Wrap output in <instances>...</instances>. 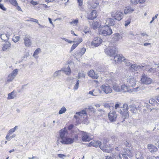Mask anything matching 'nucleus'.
I'll use <instances>...</instances> for the list:
<instances>
[{
	"instance_id": "obj_5",
	"label": "nucleus",
	"mask_w": 159,
	"mask_h": 159,
	"mask_svg": "<svg viewBox=\"0 0 159 159\" xmlns=\"http://www.w3.org/2000/svg\"><path fill=\"white\" fill-rule=\"evenodd\" d=\"M100 88L106 94L111 93L112 92V88L107 84L102 85L100 87Z\"/></svg>"
},
{
	"instance_id": "obj_26",
	"label": "nucleus",
	"mask_w": 159,
	"mask_h": 159,
	"mask_svg": "<svg viewBox=\"0 0 159 159\" xmlns=\"http://www.w3.org/2000/svg\"><path fill=\"white\" fill-rule=\"evenodd\" d=\"M112 86L113 90L116 92H118L121 91L120 87L117 84L114 83L112 84Z\"/></svg>"
},
{
	"instance_id": "obj_55",
	"label": "nucleus",
	"mask_w": 159,
	"mask_h": 159,
	"mask_svg": "<svg viewBox=\"0 0 159 159\" xmlns=\"http://www.w3.org/2000/svg\"><path fill=\"white\" fill-rule=\"evenodd\" d=\"M0 8L4 11L6 10V9L4 6L1 3H0Z\"/></svg>"
},
{
	"instance_id": "obj_3",
	"label": "nucleus",
	"mask_w": 159,
	"mask_h": 159,
	"mask_svg": "<svg viewBox=\"0 0 159 159\" xmlns=\"http://www.w3.org/2000/svg\"><path fill=\"white\" fill-rule=\"evenodd\" d=\"M116 48L115 47H109L105 49V52L109 56L114 57L116 52Z\"/></svg>"
},
{
	"instance_id": "obj_41",
	"label": "nucleus",
	"mask_w": 159,
	"mask_h": 159,
	"mask_svg": "<svg viewBox=\"0 0 159 159\" xmlns=\"http://www.w3.org/2000/svg\"><path fill=\"white\" fill-rule=\"evenodd\" d=\"M41 52V50L40 48L37 49L34 51L33 56L36 57L35 56L39 54V52Z\"/></svg>"
},
{
	"instance_id": "obj_56",
	"label": "nucleus",
	"mask_w": 159,
	"mask_h": 159,
	"mask_svg": "<svg viewBox=\"0 0 159 159\" xmlns=\"http://www.w3.org/2000/svg\"><path fill=\"white\" fill-rule=\"evenodd\" d=\"M68 81H70L72 80H73V81H75V80L74 78L73 77H70L67 78Z\"/></svg>"
},
{
	"instance_id": "obj_42",
	"label": "nucleus",
	"mask_w": 159,
	"mask_h": 159,
	"mask_svg": "<svg viewBox=\"0 0 159 159\" xmlns=\"http://www.w3.org/2000/svg\"><path fill=\"white\" fill-rule=\"evenodd\" d=\"M18 71V70L16 69L14 70L11 74L15 77L17 74Z\"/></svg>"
},
{
	"instance_id": "obj_60",
	"label": "nucleus",
	"mask_w": 159,
	"mask_h": 159,
	"mask_svg": "<svg viewBox=\"0 0 159 159\" xmlns=\"http://www.w3.org/2000/svg\"><path fill=\"white\" fill-rule=\"evenodd\" d=\"M129 107L131 108L132 109H131V110H134V109H135V105L134 104H132V105H130L129 106Z\"/></svg>"
},
{
	"instance_id": "obj_51",
	"label": "nucleus",
	"mask_w": 159,
	"mask_h": 159,
	"mask_svg": "<svg viewBox=\"0 0 159 159\" xmlns=\"http://www.w3.org/2000/svg\"><path fill=\"white\" fill-rule=\"evenodd\" d=\"M28 21H32L36 22L37 23H38V20L37 19H35L33 18H30V20H27Z\"/></svg>"
},
{
	"instance_id": "obj_14",
	"label": "nucleus",
	"mask_w": 159,
	"mask_h": 159,
	"mask_svg": "<svg viewBox=\"0 0 159 159\" xmlns=\"http://www.w3.org/2000/svg\"><path fill=\"white\" fill-rule=\"evenodd\" d=\"M67 133V131L66 128L65 127L60 130L59 134L60 138L61 139V140H62L63 139L66 137H65V136Z\"/></svg>"
},
{
	"instance_id": "obj_54",
	"label": "nucleus",
	"mask_w": 159,
	"mask_h": 159,
	"mask_svg": "<svg viewBox=\"0 0 159 159\" xmlns=\"http://www.w3.org/2000/svg\"><path fill=\"white\" fill-rule=\"evenodd\" d=\"M114 56V61H115V63L118 62V57L117 55Z\"/></svg>"
},
{
	"instance_id": "obj_16",
	"label": "nucleus",
	"mask_w": 159,
	"mask_h": 159,
	"mask_svg": "<svg viewBox=\"0 0 159 159\" xmlns=\"http://www.w3.org/2000/svg\"><path fill=\"white\" fill-rule=\"evenodd\" d=\"M102 143L103 144H100L99 147L100 149L106 152H109L111 151V150L110 149H108L107 148V145H106V142H104Z\"/></svg>"
},
{
	"instance_id": "obj_43",
	"label": "nucleus",
	"mask_w": 159,
	"mask_h": 159,
	"mask_svg": "<svg viewBox=\"0 0 159 159\" xmlns=\"http://www.w3.org/2000/svg\"><path fill=\"white\" fill-rule=\"evenodd\" d=\"M147 71L148 73L152 74L156 71V69L154 68H151L148 70H147Z\"/></svg>"
},
{
	"instance_id": "obj_10",
	"label": "nucleus",
	"mask_w": 159,
	"mask_h": 159,
	"mask_svg": "<svg viewBox=\"0 0 159 159\" xmlns=\"http://www.w3.org/2000/svg\"><path fill=\"white\" fill-rule=\"evenodd\" d=\"M74 138L72 139L68 137H65L60 142L64 144H70L72 143L74 141Z\"/></svg>"
},
{
	"instance_id": "obj_50",
	"label": "nucleus",
	"mask_w": 159,
	"mask_h": 159,
	"mask_svg": "<svg viewBox=\"0 0 159 159\" xmlns=\"http://www.w3.org/2000/svg\"><path fill=\"white\" fill-rule=\"evenodd\" d=\"M20 39V37L19 36H16L13 38L12 40L14 42L16 43Z\"/></svg>"
},
{
	"instance_id": "obj_57",
	"label": "nucleus",
	"mask_w": 159,
	"mask_h": 159,
	"mask_svg": "<svg viewBox=\"0 0 159 159\" xmlns=\"http://www.w3.org/2000/svg\"><path fill=\"white\" fill-rule=\"evenodd\" d=\"M138 0H130L131 2L133 4H136L138 3Z\"/></svg>"
},
{
	"instance_id": "obj_30",
	"label": "nucleus",
	"mask_w": 159,
	"mask_h": 159,
	"mask_svg": "<svg viewBox=\"0 0 159 159\" xmlns=\"http://www.w3.org/2000/svg\"><path fill=\"white\" fill-rule=\"evenodd\" d=\"M113 38L115 41H118L122 39V37L119 33H116L114 35Z\"/></svg>"
},
{
	"instance_id": "obj_12",
	"label": "nucleus",
	"mask_w": 159,
	"mask_h": 159,
	"mask_svg": "<svg viewBox=\"0 0 159 159\" xmlns=\"http://www.w3.org/2000/svg\"><path fill=\"white\" fill-rule=\"evenodd\" d=\"M30 38V37L29 36H25L23 39L24 43L26 47H30L32 45V41Z\"/></svg>"
},
{
	"instance_id": "obj_15",
	"label": "nucleus",
	"mask_w": 159,
	"mask_h": 159,
	"mask_svg": "<svg viewBox=\"0 0 159 159\" xmlns=\"http://www.w3.org/2000/svg\"><path fill=\"white\" fill-rule=\"evenodd\" d=\"M96 17V11L95 10H93L91 13L87 16L88 19L89 20H93Z\"/></svg>"
},
{
	"instance_id": "obj_1",
	"label": "nucleus",
	"mask_w": 159,
	"mask_h": 159,
	"mask_svg": "<svg viewBox=\"0 0 159 159\" xmlns=\"http://www.w3.org/2000/svg\"><path fill=\"white\" fill-rule=\"evenodd\" d=\"M129 107L127 104H125L123 106V107L115 109L116 111L120 113L124 119L126 118L129 116Z\"/></svg>"
},
{
	"instance_id": "obj_61",
	"label": "nucleus",
	"mask_w": 159,
	"mask_h": 159,
	"mask_svg": "<svg viewBox=\"0 0 159 159\" xmlns=\"http://www.w3.org/2000/svg\"><path fill=\"white\" fill-rule=\"evenodd\" d=\"M15 131V130L13 128H12L9 130L8 134H10L14 132Z\"/></svg>"
},
{
	"instance_id": "obj_19",
	"label": "nucleus",
	"mask_w": 159,
	"mask_h": 159,
	"mask_svg": "<svg viewBox=\"0 0 159 159\" xmlns=\"http://www.w3.org/2000/svg\"><path fill=\"white\" fill-rule=\"evenodd\" d=\"M11 44L8 41H6L5 43L3 44L2 48V50L3 51H6L8 50L11 47Z\"/></svg>"
},
{
	"instance_id": "obj_29",
	"label": "nucleus",
	"mask_w": 159,
	"mask_h": 159,
	"mask_svg": "<svg viewBox=\"0 0 159 159\" xmlns=\"http://www.w3.org/2000/svg\"><path fill=\"white\" fill-rule=\"evenodd\" d=\"M86 51V50L85 48H82L80 51L76 52V54H77V56L81 57L84 53Z\"/></svg>"
},
{
	"instance_id": "obj_33",
	"label": "nucleus",
	"mask_w": 159,
	"mask_h": 159,
	"mask_svg": "<svg viewBox=\"0 0 159 159\" xmlns=\"http://www.w3.org/2000/svg\"><path fill=\"white\" fill-rule=\"evenodd\" d=\"M16 97V95L15 94L14 91L8 94L7 97L8 99H13Z\"/></svg>"
},
{
	"instance_id": "obj_44",
	"label": "nucleus",
	"mask_w": 159,
	"mask_h": 159,
	"mask_svg": "<svg viewBox=\"0 0 159 159\" xmlns=\"http://www.w3.org/2000/svg\"><path fill=\"white\" fill-rule=\"evenodd\" d=\"M10 3L14 6H17L18 5V3L16 0H9Z\"/></svg>"
},
{
	"instance_id": "obj_7",
	"label": "nucleus",
	"mask_w": 159,
	"mask_h": 159,
	"mask_svg": "<svg viewBox=\"0 0 159 159\" xmlns=\"http://www.w3.org/2000/svg\"><path fill=\"white\" fill-rule=\"evenodd\" d=\"M117 114L115 111H110L108 114L109 120L111 122L115 121L116 120Z\"/></svg>"
},
{
	"instance_id": "obj_35",
	"label": "nucleus",
	"mask_w": 159,
	"mask_h": 159,
	"mask_svg": "<svg viewBox=\"0 0 159 159\" xmlns=\"http://www.w3.org/2000/svg\"><path fill=\"white\" fill-rule=\"evenodd\" d=\"M136 158L137 159H143V157L140 152H138L136 154Z\"/></svg>"
},
{
	"instance_id": "obj_22",
	"label": "nucleus",
	"mask_w": 159,
	"mask_h": 159,
	"mask_svg": "<svg viewBox=\"0 0 159 159\" xmlns=\"http://www.w3.org/2000/svg\"><path fill=\"white\" fill-rule=\"evenodd\" d=\"M129 155H127V152H125L124 154H118L117 155L118 159H128Z\"/></svg>"
},
{
	"instance_id": "obj_49",
	"label": "nucleus",
	"mask_w": 159,
	"mask_h": 159,
	"mask_svg": "<svg viewBox=\"0 0 159 159\" xmlns=\"http://www.w3.org/2000/svg\"><path fill=\"white\" fill-rule=\"evenodd\" d=\"M76 114H78V115H79L81 116V114L86 115L87 114V113H86V111L85 110H83L82 111H80V112H77L76 113Z\"/></svg>"
},
{
	"instance_id": "obj_2",
	"label": "nucleus",
	"mask_w": 159,
	"mask_h": 159,
	"mask_svg": "<svg viewBox=\"0 0 159 159\" xmlns=\"http://www.w3.org/2000/svg\"><path fill=\"white\" fill-rule=\"evenodd\" d=\"M99 34L106 36L110 35L112 34V30L109 26L105 25L101 27L99 29Z\"/></svg>"
},
{
	"instance_id": "obj_47",
	"label": "nucleus",
	"mask_w": 159,
	"mask_h": 159,
	"mask_svg": "<svg viewBox=\"0 0 159 159\" xmlns=\"http://www.w3.org/2000/svg\"><path fill=\"white\" fill-rule=\"evenodd\" d=\"M79 44V43H77L75 44H73L71 47L70 52H71L72 51H73L76 48V47Z\"/></svg>"
},
{
	"instance_id": "obj_6",
	"label": "nucleus",
	"mask_w": 159,
	"mask_h": 159,
	"mask_svg": "<svg viewBox=\"0 0 159 159\" xmlns=\"http://www.w3.org/2000/svg\"><path fill=\"white\" fill-rule=\"evenodd\" d=\"M141 81L142 83L146 84H149L151 83L152 80L148 77L145 74H143L141 76Z\"/></svg>"
},
{
	"instance_id": "obj_11",
	"label": "nucleus",
	"mask_w": 159,
	"mask_h": 159,
	"mask_svg": "<svg viewBox=\"0 0 159 159\" xmlns=\"http://www.w3.org/2000/svg\"><path fill=\"white\" fill-rule=\"evenodd\" d=\"M136 80L133 77H130L127 79V84L129 86L134 87L135 85Z\"/></svg>"
},
{
	"instance_id": "obj_32",
	"label": "nucleus",
	"mask_w": 159,
	"mask_h": 159,
	"mask_svg": "<svg viewBox=\"0 0 159 159\" xmlns=\"http://www.w3.org/2000/svg\"><path fill=\"white\" fill-rule=\"evenodd\" d=\"M83 32L86 34H90L91 31L90 30V29L89 27L85 26L84 27Z\"/></svg>"
},
{
	"instance_id": "obj_13",
	"label": "nucleus",
	"mask_w": 159,
	"mask_h": 159,
	"mask_svg": "<svg viewBox=\"0 0 159 159\" xmlns=\"http://www.w3.org/2000/svg\"><path fill=\"white\" fill-rule=\"evenodd\" d=\"M12 33L10 32H8L6 34H2L0 35V37L1 39L5 41H7L9 39L10 36L11 35Z\"/></svg>"
},
{
	"instance_id": "obj_17",
	"label": "nucleus",
	"mask_w": 159,
	"mask_h": 159,
	"mask_svg": "<svg viewBox=\"0 0 159 159\" xmlns=\"http://www.w3.org/2000/svg\"><path fill=\"white\" fill-rule=\"evenodd\" d=\"M88 75L93 79H97L98 76L97 74H95L93 70H91L88 72Z\"/></svg>"
},
{
	"instance_id": "obj_64",
	"label": "nucleus",
	"mask_w": 159,
	"mask_h": 159,
	"mask_svg": "<svg viewBox=\"0 0 159 159\" xmlns=\"http://www.w3.org/2000/svg\"><path fill=\"white\" fill-rule=\"evenodd\" d=\"M74 127V125H70L68 127V129L70 130L73 128Z\"/></svg>"
},
{
	"instance_id": "obj_46",
	"label": "nucleus",
	"mask_w": 159,
	"mask_h": 159,
	"mask_svg": "<svg viewBox=\"0 0 159 159\" xmlns=\"http://www.w3.org/2000/svg\"><path fill=\"white\" fill-rule=\"evenodd\" d=\"M149 102L150 104L152 105H153L155 104H157V103L156 99H155L153 98H152L149 100Z\"/></svg>"
},
{
	"instance_id": "obj_63",
	"label": "nucleus",
	"mask_w": 159,
	"mask_h": 159,
	"mask_svg": "<svg viewBox=\"0 0 159 159\" xmlns=\"http://www.w3.org/2000/svg\"><path fill=\"white\" fill-rule=\"evenodd\" d=\"M130 23V21H126L125 22V26H127Z\"/></svg>"
},
{
	"instance_id": "obj_37",
	"label": "nucleus",
	"mask_w": 159,
	"mask_h": 159,
	"mask_svg": "<svg viewBox=\"0 0 159 159\" xmlns=\"http://www.w3.org/2000/svg\"><path fill=\"white\" fill-rule=\"evenodd\" d=\"M118 57V62L122 61L125 60V58L122 54H118L117 55Z\"/></svg>"
},
{
	"instance_id": "obj_40",
	"label": "nucleus",
	"mask_w": 159,
	"mask_h": 159,
	"mask_svg": "<svg viewBox=\"0 0 159 159\" xmlns=\"http://www.w3.org/2000/svg\"><path fill=\"white\" fill-rule=\"evenodd\" d=\"M147 66L146 65H138L139 67V70H147Z\"/></svg>"
},
{
	"instance_id": "obj_25",
	"label": "nucleus",
	"mask_w": 159,
	"mask_h": 159,
	"mask_svg": "<svg viewBox=\"0 0 159 159\" xmlns=\"http://www.w3.org/2000/svg\"><path fill=\"white\" fill-rule=\"evenodd\" d=\"M61 71H64L67 75H69L71 73V70L69 66L67 68H63L61 69Z\"/></svg>"
},
{
	"instance_id": "obj_39",
	"label": "nucleus",
	"mask_w": 159,
	"mask_h": 159,
	"mask_svg": "<svg viewBox=\"0 0 159 159\" xmlns=\"http://www.w3.org/2000/svg\"><path fill=\"white\" fill-rule=\"evenodd\" d=\"M61 70L56 71L53 74V77H56L58 75H61Z\"/></svg>"
},
{
	"instance_id": "obj_20",
	"label": "nucleus",
	"mask_w": 159,
	"mask_h": 159,
	"mask_svg": "<svg viewBox=\"0 0 159 159\" xmlns=\"http://www.w3.org/2000/svg\"><path fill=\"white\" fill-rule=\"evenodd\" d=\"M148 148L149 149V151L152 153L154 152L157 151V148L152 144H148Z\"/></svg>"
},
{
	"instance_id": "obj_21",
	"label": "nucleus",
	"mask_w": 159,
	"mask_h": 159,
	"mask_svg": "<svg viewBox=\"0 0 159 159\" xmlns=\"http://www.w3.org/2000/svg\"><path fill=\"white\" fill-rule=\"evenodd\" d=\"M99 4V2L97 0H93L92 2V4L89 6V7L91 9L96 8Z\"/></svg>"
},
{
	"instance_id": "obj_18",
	"label": "nucleus",
	"mask_w": 159,
	"mask_h": 159,
	"mask_svg": "<svg viewBox=\"0 0 159 159\" xmlns=\"http://www.w3.org/2000/svg\"><path fill=\"white\" fill-rule=\"evenodd\" d=\"M101 142L99 141H93L89 144V146H93L94 147H99Z\"/></svg>"
},
{
	"instance_id": "obj_38",
	"label": "nucleus",
	"mask_w": 159,
	"mask_h": 159,
	"mask_svg": "<svg viewBox=\"0 0 159 159\" xmlns=\"http://www.w3.org/2000/svg\"><path fill=\"white\" fill-rule=\"evenodd\" d=\"M66 109L64 107H63L59 110V114L60 115L64 113L66 111Z\"/></svg>"
},
{
	"instance_id": "obj_62",
	"label": "nucleus",
	"mask_w": 159,
	"mask_h": 159,
	"mask_svg": "<svg viewBox=\"0 0 159 159\" xmlns=\"http://www.w3.org/2000/svg\"><path fill=\"white\" fill-rule=\"evenodd\" d=\"M41 5H39V6H36L34 8L36 10H39L41 8Z\"/></svg>"
},
{
	"instance_id": "obj_4",
	"label": "nucleus",
	"mask_w": 159,
	"mask_h": 159,
	"mask_svg": "<svg viewBox=\"0 0 159 159\" xmlns=\"http://www.w3.org/2000/svg\"><path fill=\"white\" fill-rule=\"evenodd\" d=\"M111 16L115 20H120L123 17V13L120 11H112L111 13Z\"/></svg>"
},
{
	"instance_id": "obj_52",
	"label": "nucleus",
	"mask_w": 159,
	"mask_h": 159,
	"mask_svg": "<svg viewBox=\"0 0 159 159\" xmlns=\"http://www.w3.org/2000/svg\"><path fill=\"white\" fill-rule=\"evenodd\" d=\"M121 106V103H117L116 104L115 106V109H117L118 108H121L120 106Z\"/></svg>"
},
{
	"instance_id": "obj_34",
	"label": "nucleus",
	"mask_w": 159,
	"mask_h": 159,
	"mask_svg": "<svg viewBox=\"0 0 159 159\" xmlns=\"http://www.w3.org/2000/svg\"><path fill=\"white\" fill-rule=\"evenodd\" d=\"M130 68L132 70H134L135 71H137L139 70L138 65L136 64H132L131 65Z\"/></svg>"
},
{
	"instance_id": "obj_48",
	"label": "nucleus",
	"mask_w": 159,
	"mask_h": 159,
	"mask_svg": "<svg viewBox=\"0 0 159 159\" xmlns=\"http://www.w3.org/2000/svg\"><path fill=\"white\" fill-rule=\"evenodd\" d=\"M80 81L79 80H78L76 82V84L74 86L73 89L75 90H77L78 88L79 87V84Z\"/></svg>"
},
{
	"instance_id": "obj_8",
	"label": "nucleus",
	"mask_w": 159,
	"mask_h": 159,
	"mask_svg": "<svg viewBox=\"0 0 159 159\" xmlns=\"http://www.w3.org/2000/svg\"><path fill=\"white\" fill-rule=\"evenodd\" d=\"M81 133L82 135V140L83 141H89L92 139L91 137L89 134L87 133L81 131Z\"/></svg>"
},
{
	"instance_id": "obj_45",
	"label": "nucleus",
	"mask_w": 159,
	"mask_h": 159,
	"mask_svg": "<svg viewBox=\"0 0 159 159\" xmlns=\"http://www.w3.org/2000/svg\"><path fill=\"white\" fill-rule=\"evenodd\" d=\"M78 23V19H76L75 20H73L72 21L70 22V23L71 25H75Z\"/></svg>"
},
{
	"instance_id": "obj_31",
	"label": "nucleus",
	"mask_w": 159,
	"mask_h": 159,
	"mask_svg": "<svg viewBox=\"0 0 159 159\" xmlns=\"http://www.w3.org/2000/svg\"><path fill=\"white\" fill-rule=\"evenodd\" d=\"M121 91L124 92H128L129 91L128 87L125 84H123L121 86Z\"/></svg>"
},
{
	"instance_id": "obj_24",
	"label": "nucleus",
	"mask_w": 159,
	"mask_h": 159,
	"mask_svg": "<svg viewBox=\"0 0 159 159\" xmlns=\"http://www.w3.org/2000/svg\"><path fill=\"white\" fill-rule=\"evenodd\" d=\"M101 25V23L100 21H97L93 22L92 24V26L93 29H96Z\"/></svg>"
},
{
	"instance_id": "obj_53",
	"label": "nucleus",
	"mask_w": 159,
	"mask_h": 159,
	"mask_svg": "<svg viewBox=\"0 0 159 159\" xmlns=\"http://www.w3.org/2000/svg\"><path fill=\"white\" fill-rule=\"evenodd\" d=\"M30 3H31L33 6H35L38 4V3L37 2L34 1L33 0L31 1Z\"/></svg>"
},
{
	"instance_id": "obj_58",
	"label": "nucleus",
	"mask_w": 159,
	"mask_h": 159,
	"mask_svg": "<svg viewBox=\"0 0 159 159\" xmlns=\"http://www.w3.org/2000/svg\"><path fill=\"white\" fill-rule=\"evenodd\" d=\"M58 156L60 158H62L63 157H66V156L62 154H58Z\"/></svg>"
},
{
	"instance_id": "obj_36",
	"label": "nucleus",
	"mask_w": 159,
	"mask_h": 159,
	"mask_svg": "<svg viewBox=\"0 0 159 159\" xmlns=\"http://www.w3.org/2000/svg\"><path fill=\"white\" fill-rule=\"evenodd\" d=\"M15 77L12 75L11 74H9L7 79V81L10 82L12 81L15 78Z\"/></svg>"
},
{
	"instance_id": "obj_27",
	"label": "nucleus",
	"mask_w": 159,
	"mask_h": 159,
	"mask_svg": "<svg viewBox=\"0 0 159 159\" xmlns=\"http://www.w3.org/2000/svg\"><path fill=\"white\" fill-rule=\"evenodd\" d=\"M134 11V9L130 6L127 7L125 10L124 13L125 14L131 13Z\"/></svg>"
},
{
	"instance_id": "obj_59",
	"label": "nucleus",
	"mask_w": 159,
	"mask_h": 159,
	"mask_svg": "<svg viewBox=\"0 0 159 159\" xmlns=\"http://www.w3.org/2000/svg\"><path fill=\"white\" fill-rule=\"evenodd\" d=\"M104 106L105 107L107 108H108L109 109H110V104H109L107 103H105L104 104Z\"/></svg>"
},
{
	"instance_id": "obj_28",
	"label": "nucleus",
	"mask_w": 159,
	"mask_h": 159,
	"mask_svg": "<svg viewBox=\"0 0 159 159\" xmlns=\"http://www.w3.org/2000/svg\"><path fill=\"white\" fill-rule=\"evenodd\" d=\"M93 91H90L89 93V94L92 96H98L101 93V91L99 89L96 90V92L94 91V93H93Z\"/></svg>"
},
{
	"instance_id": "obj_23",
	"label": "nucleus",
	"mask_w": 159,
	"mask_h": 159,
	"mask_svg": "<svg viewBox=\"0 0 159 159\" xmlns=\"http://www.w3.org/2000/svg\"><path fill=\"white\" fill-rule=\"evenodd\" d=\"M115 24V21L113 19L107 18V20L106 24L107 26H113Z\"/></svg>"
},
{
	"instance_id": "obj_9",
	"label": "nucleus",
	"mask_w": 159,
	"mask_h": 159,
	"mask_svg": "<svg viewBox=\"0 0 159 159\" xmlns=\"http://www.w3.org/2000/svg\"><path fill=\"white\" fill-rule=\"evenodd\" d=\"M102 40L100 37L94 38L91 43L92 46L95 47L98 46L102 42Z\"/></svg>"
}]
</instances>
